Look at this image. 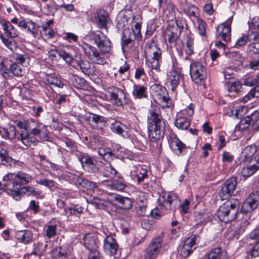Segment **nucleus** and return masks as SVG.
<instances>
[{
  "mask_svg": "<svg viewBox=\"0 0 259 259\" xmlns=\"http://www.w3.org/2000/svg\"><path fill=\"white\" fill-rule=\"evenodd\" d=\"M132 93L135 99L141 100L148 97L147 88L143 85L135 84Z\"/></svg>",
  "mask_w": 259,
  "mask_h": 259,
  "instance_id": "nucleus-34",
  "label": "nucleus"
},
{
  "mask_svg": "<svg viewBox=\"0 0 259 259\" xmlns=\"http://www.w3.org/2000/svg\"><path fill=\"white\" fill-rule=\"evenodd\" d=\"M58 56L63 59L67 64L69 65L72 62L73 59L70 53L61 49H58Z\"/></svg>",
  "mask_w": 259,
  "mask_h": 259,
  "instance_id": "nucleus-58",
  "label": "nucleus"
},
{
  "mask_svg": "<svg viewBox=\"0 0 259 259\" xmlns=\"http://www.w3.org/2000/svg\"><path fill=\"white\" fill-rule=\"evenodd\" d=\"M83 243L85 248L92 252L98 250V240L96 236L91 233L85 234L83 238Z\"/></svg>",
  "mask_w": 259,
  "mask_h": 259,
  "instance_id": "nucleus-33",
  "label": "nucleus"
},
{
  "mask_svg": "<svg viewBox=\"0 0 259 259\" xmlns=\"http://www.w3.org/2000/svg\"><path fill=\"white\" fill-rule=\"evenodd\" d=\"M253 161V158L250 157L247 155L243 152H241L239 157H238V161L240 164L247 165L251 163Z\"/></svg>",
  "mask_w": 259,
  "mask_h": 259,
  "instance_id": "nucleus-63",
  "label": "nucleus"
},
{
  "mask_svg": "<svg viewBox=\"0 0 259 259\" xmlns=\"http://www.w3.org/2000/svg\"><path fill=\"white\" fill-rule=\"evenodd\" d=\"M149 173V168L142 165H134L131 167V178L138 184L148 179Z\"/></svg>",
  "mask_w": 259,
  "mask_h": 259,
  "instance_id": "nucleus-14",
  "label": "nucleus"
},
{
  "mask_svg": "<svg viewBox=\"0 0 259 259\" xmlns=\"http://www.w3.org/2000/svg\"><path fill=\"white\" fill-rule=\"evenodd\" d=\"M168 140L170 149L178 155H185L188 152V147L186 146L176 134H170Z\"/></svg>",
  "mask_w": 259,
  "mask_h": 259,
  "instance_id": "nucleus-17",
  "label": "nucleus"
},
{
  "mask_svg": "<svg viewBox=\"0 0 259 259\" xmlns=\"http://www.w3.org/2000/svg\"><path fill=\"white\" fill-rule=\"evenodd\" d=\"M110 185L112 189L118 191H122L126 187V184L123 180H114L111 182Z\"/></svg>",
  "mask_w": 259,
  "mask_h": 259,
  "instance_id": "nucleus-60",
  "label": "nucleus"
},
{
  "mask_svg": "<svg viewBox=\"0 0 259 259\" xmlns=\"http://www.w3.org/2000/svg\"><path fill=\"white\" fill-rule=\"evenodd\" d=\"M75 63L76 69H80L84 75L90 76L96 74L95 66L89 61L80 59L76 60Z\"/></svg>",
  "mask_w": 259,
  "mask_h": 259,
  "instance_id": "nucleus-26",
  "label": "nucleus"
},
{
  "mask_svg": "<svg viewBox=\"0 0 259 259\" xmlns=\"http://www.w3.org/2000/svg\"><path fill=\"white\" fill-rule=\"evenodd\" d=\"M259 205V191L252 192L243 203L240 212L247 215L252 212Z\"/></svg>",
  "mask_w": 259,
  "mask_h": 259,
  "instance_id": "nucleus-13",
  "label": "nucleus"
},
{
  "mask_svg": "<svg viewBox=\"0 0 259 259\" xmlns=\"http://www.w3.org/2000/svg\"><path fill=\"white\" fill-rule=\"evenodd\" d=\"M182 76L183 74L176 69H173L169 72L167 75V85L172 92H177V88L180 84V79Z\"/></svg>",
  "mask_w": 259,
  "mask_h": 259,
  "instance_id": "nucleus-24",
  "label": "nucleus"
},
{
  "mask_svg": "<svg viewBox=\"0 0 259 259\" xmlns=\"http://www.w3.org/2000/svg\"><path fill=\"white\" fill-rule=\"evenodd\" d=\"M0 164L17 168H24L26 166L23 162L9 156L7 150L2 146H0Z\"/></svg>",
  "mask_w": 259,
  "mask_h": 259,
  "instance_id": "nucleus-18",
  "label": "nucleus"
},
{
  "mask_svg": "<svg viewBox=\"0 0 259 259\" xmlns=\"http://www.w3.org/2000/svg\"><path fill=\"white\" fill-rule=\"evenodd\" d=\"M111 131L114 134L124 136V133L128 129L127 126L118 120H115L110 125Z\"/></svg>",
  "mask_w": 259,
  "mask_h": 259,
  "instance_id": "nucleus-40",
  "label": "nucleus"
},
{
  "mask_svg": "<svg viewBox=\"0 0 259 259\" xmlns=\"http://www.w3.org/2000/svg\"><path fill=\"white\" fill-rule=\"evenodd\" d=\"M0 38L4 44L12 51L16 48V42L12 38H6L4 34H0Z\"/></svg>",
  "mask_w": 259,
  "mask_h": 259,
  "instance_id": "nucleus-57",
  "label": "nucleus"
},
{
  "mask_svg": "<svg viewBox=\"0 0 259 259\" xmlns=\"http://www.w3.org/2000/svg\"><path fill=\"white\" fill-rule=\"evenodd\" d=\"M232 18H229L226 22L219 25L217 28V36L224 41L228 42L231 39V24Z\"/></svg>",
  "mask_w": 259,
  "mask_h": 259,
  "instance_id": "nucleus-20",
  "label": "nucleus"
},
{
  "mask_svg": "<svg viewBox=\"0 0 259 259\" xmlns=\"http://www.w3.org/2000/svg\"><path fill=\"white\" fill-rule=\"evenodd\" d=\"M118 245L116 240L112 235L107 236L104 241V249L109 255H113L116 253Z\"/></svg>",
  "mask_w": 259,
  "mask_h": 259,
  "instance_id": "nucleus-29",
  "label": "nucleus"
},
{
  "mask_svg": "<svg viewBox=\"0 0 259 259\" xmlns=\"http://www.w3.org/2000/svg\"><path fill=\"white\" fill-rule=\"evenodd\" d=\"M32 180V177L30 174L22 171L17 174L9 173L3 178L4 185L9 191V195L17 201L21 199V190Z\"/></svg>",
  "mask_w": 259,
  "mask_h": 259,
  "instance_id": "nucleus-2",
  "label": "nucleus"
},
{
  "mask_svg": "<svg viewBox=\"0 0 259 259\" xmlns=\"http://www.w3.org/2000/svg\"><path fill=\"white\" fill-rule=\"evenodd\" d=\"M95 22L99 29H107V23L110 20V18L106 11L100 9L97 11L95 16Z\"/></svg>",
  "mask_w": 259,
  "mask_h": 259,
  "instance_id": "nucleus-28",
  "label": "nucleus"
},
{
  "mask_svg": "<svg viewBox=\"0 0 259 259\" xmlns=\"http://www.w3.org/2000/svg\"><path fill=\"white\" fill-rule=\"evenodd\" d=\"M222 249L221 247H215L206 253L203 256V259H221Z\"/></svg>",
  "mask_w": 259,
  "mask_h": 259,
  "instance_id": "nucleus-43",
  "label": "nucleus"
},
{
  "mask_svg": "<svg viewBox=\"0 0 259 259\" xmlns=\"http://www.w3.org/2000/svg\"><path fill=\"white\" fill-rule=\"evenodd\" d=\"M113 204L122 209H130L133 204L131 199L119 195H115L112 199Z\"/></svg>",
  "mask_w": 259,
  "mask_h": 259,
  "instance_id": "nucleus-30",
  "label": "nucleus"
},
{
  "mask_svg": "<svg viewBox=\"0 0 259 259\" xmlns=\"http://www.w3.org/2000/svg\"><path fill=\"white\" fill-rule=\"evenodd\" d=\"M155 100H156L158 104H160L163 107L169 108L171 106V100L168 97L167 92L166 95L159 96Z\"/></svg>",
  "mask_w": 259,
  "mask_h": 259,
  "instance_id": "nucleus-51",
  "label": "nucleus"
},
{
  "mask_svg": "<svg viewBox=\"0 0 259 259\" xmlns=\"http://www.w3.org/2000/svg\"><path fill=\"white\" fill-rule=\"evenodd\" d=\"M77 182L82 187H84L89 190H93L97 187V183L90 181L87 179H82L81 178H78Z\"/></svg>",
  "mask_w": 259,
  "mask_h": 259,
  "instance_id": "nucleus-56",
  "label": "nucleus"
},
{
  "mask_svg": "<svg viewBox=\"0 0 259 259\" xmlns=\"http://www.w3.org/2000/svg\"><path fill=\"white\" fill-rule=\"evenodd\" d=\"M133 7L131 5H126L118 14L116 19V27L118 30L126 29L130 19L133 16Z\"/></svg>",
  "mask_w": 259,
  "mask_h": 259,
  "instance_id": "nucleus-12",
  "label": "nucleus"
},
{
  "mask_svg": "<svg viewBox=\"0 0 259 259\" xmlns=\"http://www.w3.org/2000/svg\"><path fill=\"white\" fill-rule=\"evenodd\" d=\"M177 196L173 193H169L160 195L158 200L159 207L161 210H170L172 208V203L177 201Z\"/></svg>",
  "mask_w": 259,
  "mask_h": 259,
  "instance_id": "nucleus-25",
  "label": "nucleus"
},
{
  "mask_svg": "<svg viewBox=\"0 0 259 259\" xmlns=\"http://www.w3.org/2000/svg\"><path fill=\"white\" fill-rule=\"evenodd\" d=\"M191 119L186 116L177 115L175 121V125L181 130H188L191 124Z\"/></svg>",
  "mask_w": 259,
  "mask_h": 259,
  "instance_id": "nucleus-38",
  "label": "nucleus"
},
{
  "mask_svg": "<svg viewBox=\"0 0 259 259\" xmlns=\"http://www.w3.org/2000/svg\"><path fill=\"white\" fill-rule=\"evenodd\" d=\"M72 246L68 244L55 247L52 250V256L55 259H67L72 254Z\"/></svg>",
  "mask_w": 259,
  "mask_h": 259,
  "instance_id": "nucleus-22",
  "label": "nucleus"
},
{
  "mask_svg": "<svg viewBox=\"0 0 259 259\" xmlns=\"http://www.w3.org/2000/svg\"><path fill=\"white\" fill-rule=\"evenodd\" d=\"M2 137L6 139L13 140L16 138L17 131L16 127L13 125H10L7 128H4L1 131Z\"/></svg>",
  "mask_w": 259,
  "mask_h": 259,
  "instance_id": "nucleus-42",
  "label": "nucleus"
},
{
  "mask_svg": "<svg viewBox=\"0 0 259 259\" xmlns=\"http://www.w3.org/2000/svg\"><path fill=\"white\" fill-rule=\"evenodd\" d=\"M181 34V31H179L177 27L169 25L165 31V38L168 42L167 46L171 48H175L178 50L179 48L177 46V42L180 40Z\"/></svg>",
  "mask_w": 259,
  "mask_h": 259,
  "instance_id": "nucleus-16",
  "label": "nucleus"
},
{
  "mask_svg": "<svg viewBox=\"0 0 259 259\" xmlns=\"http://www.w3.org/2000/svg\"><path fill=\"white\" fill-rule=\"evenodd\" d=\"M84 208L79 204H72L65 208V214L69 220L73 219L79 218L83 213Z\"/></svg>",
  "mask_w": 259,
  "mask_h": 259,
  "instance_id": "nucleus-31",
  "label": "nucleus"
},
{
  "mask_svg": "<svg viewBox=\"0 0 259 259\" xmlns=\"http://www.w3.org/2000/svg\"><path fill=\"white\" fill-rule=\"evenodd\" d=\"M3 28L4 31V35L8 38H15L19 35V32L14 26L9 21H5L2 23Z\"/></svg>",
  "mask_w": 259,
  "mask_h": 259,
  "instance_id": "nucleus-37",
  "label": "nucleus"
},
{
  "mask_svg": "<svg viewBox=\"0 0 259 259\" xmlns=\"http://www.w3.org/2000/svg\"><path fill=\"white\" fill-rule=\"evenodd\" d=\"M245 122L248 124H252V128L254 130V124L259 122V112L255 110L250 115L246 116Z\"/></svg>",
  "mask_w": 259,
  "mask_h": 259,
  "instance_id": "nucleus-53",
  "label": "nucleus"
},
{
  "mask_svg": "<svg viewBox=\"0 0 259 259\" xmlns=\"http://www.w3.org/2000/svg\"><path fill=\"white\" fill-rule=\"evenodd\" d=\"M17 139L21 141L26 147H30L32 144H35L36 138L30 136V134L27 133H21L17 137Z\"/></svg>",
  "mask_w": 259,
  "mask_h": 259,
  "instance_id": "nucleus-41",
  "label": "nucleus"
},
{
  "mask_svg": "<svg viewBox=\"0 0 259 259\" xmlns=\"http://www.w3.org/2000/svg\"><path fill=\"white\" fill-rule=\"evenodd\" d=\"M117 174V171L111 165V163L106 165L103 171V176L106 178H112L115 177Z\"/></svg>",
  "mask_w": 259,
  "mask_h": 259,
  "instance_id": "nucleus-55",
  "label": "nucleus"
},
{
  "mask_svg": "<svg viewBox=\"0 0 259 259\" xmlns=\"http://www.w3.org/2000/svg\"><path fill=\"white\" fill-rule=\"evenodd\" d=\"M239 209V201L238 199H232L220 206L217 211V215L220 221L228 223L237 218Z\"/></svg>",
  "mask_w": 259,
  "mask_h": 259,
  "instance_id": "nucleus-3",
  "label": "nucleus"
},
{
  "mask_svg": "<svg viewBox=\"0 0 259 259\" xmlns=\"http://www.w3.org/2000/svg\"><path fill=\"white\" fill-rule=\"evenodd\" d=\"M136 33L134 29H129L123 30L121 38V46L123 52L130 50L134 46Z\"/></svg>",
  "mask_w": 259,
  "mask_h": 259,
  "instance_id": "nucleus-21",
  "label": "nucleus"
},
{
  "mask_svg": "<svg viewBox=\"0 0 259 259\" xmlns=\"http://www.w3.org/2000/svg\"><path fill=\"white\" fill-rule=\"evenodd\" d=\"M47 247V244H44L40 242L34 244V249L31 254L40 256L46 251Z\"/></svg>",
  "mask_w": 259,
  "mask_h": 259,
  "instance_id": "nucleus-52",
  "label": "nucleus"
},
{
  "mask_svg": "<svg viewBox=\"0 0 259 259\" xmlns=\"http://www.w3.org/2000/svg\"><path fill=\"white\" fill-rule=\"evenodd\" d=\"M249 238L254 241V244L246 250L245 258L253 259L259 257V225L249 233Z\"/></svg>",
  "mask_w": 259,
  "mask_h": 259,
  "instance_id": "nucleus-10",
  "label": "nucleus"
},
{
  "mask_svg": "<svg viewBox=\"0 0 259 259\" xmlns=\"http://www.w3.org/2000/svg\"><path fill=\"white\" fill-rule=\"evenodd\" d=\"M190 204V202L187 199H185L182 203L180 204L179 209H180V213L181 215L187 214L189 212Z\"/></svg>",
  "mask_w": 259,
  "mask_h": 259,
  "instance_id": "nucleus-64",
  "label": "nucleus"
},
{
  "mask_svg": "<svg viewBox=\"0 0 259 259\" xmlns=\"http://www.w3.org/2000/svg\"><path fill=\"white\" fill-rule=\"evenodd\" d=\"M259 36V34L257 31H249L247 34H242L236 41L235 47L238 48L245 46L248 41L251 42L254 41L256 37Z\"/></svg>",
  "mask_w": 259,
  "mask_h": 259,
  "instance_id": "nucleus-32",
  "label": "nucleus"
},
{
  "mask_svg": "<svg viewBox=\"0 0 259 259\" xmlns=\"http://www.w3.org/2000/svg\"><path fill=\"white\" fill-rule=\"evenodd\" d=\"M199 238L197 234H194L185 240L180 251L182 257L187 258L193 253L196 248V242Z\"/></svg>",
  "mask_w": 259,
  "mask_h": 259,
  "instance_id": "nucleus-19",
  "label": "nucleus"
},
{
  "mask_svg": "<svg viewBox=\"0 0 259 259\" xmlns=\"http://www.w3.org/2000/svg\"><path fill=\"white\" fill-rule=\"evenodd\" d=\"M225 89L231 94L230 96H235V94H237L242 87V83L239 80H229L225 85Z\"/></svg>",
  "mask_w": 259,
  "mask_h": 259,
  "instance_id": "nucleus-35",
  "label": "nucleus"
},
{
  "mask_svg": "<svg viewBox=\"0 0 259 259\" xmlns=\"http://www.w3.org/2000/svg\"><path fill=\"white\" fill-rule=\"evenodd\" d=\"M69 80L72 84L76 89H81L85 87V80L77 75L72 74L69 77Z\"/></svg>",
  "mask_w": 259,
  "mask_h": 259,
  "instance_id": "nucleus-44",
  "label": "nucleus"
},
{
  "mask_svg": "<svg viewBox=\"0 0 259 259\" xmlns=\"http://www.w3.org/2000/svg\"><path fill=\"white\" fill-rule=\"evenodd\" d=\"M82 118L92 129L101 131V133L107 126V118L102 115L89 112L84 115Z\"/></svg>",
  "mask_w": 259,
  "mask_h": 259,
  "instance_id": "nucleus-7",
  "label": "nucleus"
},
{
  "mask_svg": "<svg viewBox=\"0 0 259 259\" xmlns=\"http://www.w3.org/2000/svg\"><path fill=\"white\" fill-rule=\"evenodd\" d=\"M148 136L153 142L161 141L164 137L165 120L162 118L160 108L156 105H151L147 115Z\"/></svg>",
  "mask_w": 259,
  "mask_h": 259,
  "instance_id": "nucleus-1",
  "label": "nucleus"
},
{
  "mask_svg": "<svg viewBox=\"0 0 259 259\" xmlns=\"http://www.w3.org/2000/svg\"><path fill=\"white\" fill-rule=\"evenodd\" d=\"M81 49L90 60L99 52L95 47L88 44H84L81 46Z\"/></svg>",
  "mask_w": 259,
  "mask_h": 259,
  "instance_id": "nucleus-47",
  "label": "nucleus"
},
{
  "mask_svg": "<svg viewBox=\"0 0 259 259\" xmlns=\"http://www.w3.org/2000/svg\"><path fill=\"white\" fill-rule=\"evenodd\" d=\"M190 74L193 82L201 84L207 77L206 67L200 62L192 63L190 66Z\"/></svg>",
  "mask_w": 259,
  "mask_h": 259,
  "instance_id": "nucleus-6",
  "label": "nucleus"
},
{
  "mask_svg": "<svg viewBox=\"0 0 259 259\" xmlns=\"http://www.w3.org/2000/svg\"><path fill=\"white\" fill-rule=\"evenodd\" d=\"M194 218L197 225H205L211 220V217L208 213L198 211L194 212Z\"/></svg>",
  "mask_w": 259,
  "mask_h": 259,
  "instance_id": "nucleus-39",
  "label": "nucleus"
},
{
  "mask_svg": "<svg viewBox=\"0 0 259 259\" xmlns=\"http://www.w3.org/2000/svg\"><path fill=\"white\" fill-rule=\"evenodd\" d=\"M0 58L2 59L0 63V71L5 78L9 77L10 73L17 77H21L24 75L25 70L23 65L12 63L7 58H2L1 57Z\"/></svg>",
  "mask_w": 259,
  "mask_h": 259,
  "instance_id": "nucleus-5",
  "label": "nucleus"
},
{
  "mask_svg": "<svg viewBox=\"0 0 259 259\" xmlns=\"http://www.w3.org/2000/svg\"><path fill=\"white\" fill-rule=\"evenodd\" d=\"M17 125L20 128L30 132L31 135L42 141H47L48 139V131L46 126L42 123H38L35 119L30 118L27 120L18 121Z\"/></svg>",
  "mask_w": 259,
  "mask_h": 259,
  "instance_id": "nucleus-4",
  "label": "nucleus"
},
{
  "mask_svg": "<svg viewBox=\"0 0 259 259\" xmlns=\"http://www.w3.org/2000/svg\"><path fill=\"white\" fill-rule=\"evenodd\" d=\"M112 102L116 106H121L128 103L127 99L123 90L116 88L110 93Z\"/></svg>",
  "mask_w": 259,
  "mask_h": 259,
  "instance_id": "nucleus-27",
  "label": "nucleus"
},
{
  "mask_svg": "<svg viewBox=\"0 0 259 259\" xmlns=\"http://www.w3.org/2000/svg\"><path fill=\"white\" fill-rule=\"evenodd\" d=\"M65 143L66 147L68 148V151L75 153V155L77 153L80 152V151L77 150V143L72 140L67 138L65 141Z\"/></svg>",
  "mask_w": 259,
  "mask_h": 259,
  "instance_id": "nucleus-61",
  "label": "nucleus"
},
{
  "mask_svg": "<svg viewBox=\"0 0 259 259\" xmlns=\"http://www.w3.org/2000/svg\"><path fill=\"white\" fill-rule=\"evenodd\" d=\"M151 89L155 97V99L163 95H166L167 92L165 87L157 83L153 84L151 87Z\"/></svg>",
  "mask_w": 259,
  "mask_h": 259,
  "instance_id": "nucleus-46",
  "label": "nucleus"
},
{
  "mask_svg": "<svg viewBox=\"0 0 259 259\" xmlns=\"http://www.w3.org/2000/svg\"><path fill=\"white\" fill-rule=\"evenodd\" d=\"M258 37H256L254 41H251V43L248 46L247 49L250 55H258L259 57V40Z\"/></svg>",
  "mask_w": 259,
  "mask_h": 259,
  "instance_id": "nucleus-54",
  "label": "nucleus"
},
{
  "mask_svg": "<svg viewBox=\"0 0 259 259\" xmlns=\"http://www.w3.org/2000/svg\"><path fill=\"white\" fill-rule=\"evenodd\" d=\"M259 98V86H255L252 88L247 94H246L243 98L242 101L244 103H246L250 100Z\"/></svg>",
  "mask_w": 259,
  "mask_h": 259,
  "instance_id": "nucleus-50",
  "label": "nucleus"
},
{
  "mask_svg": "<svg viewBox=\"0 0 259 259\" xmlns=\"http://www.w3.org/2000/svg\"><path fill=\"white\" fill-rule=\"evenodd\" d=\"M89 37L91 40L94 41L95 44L98 45L101 41L105 39L107 37L101 31L98 30L91 32Z\"/></svg>",
  "mask_w": 259,
  "mask_h": 259,
  "instance_id": "nucleus-45",
  "label": "nucleus"
},
{
  "mask_svg": "<svg viewBox=\"0 0 259 259\" xmlns=\"http://www.w3.org/2000/svg\"><path fill=\"white\" fill-rule=\"evenodd\" d=\"M196 18L199 34L202 36H205L206 23L202 19L197 17H196Z\"/></svg>",
  "mask_w": 259,
  "mask_h": 259,
  "instance_id": "nucleus-59",
  "label": "nucleus"
},
{
  "mask_svg": "<svg viewBox=\"0 0 259 259\" xmlns=\"http://www.w3.org/2000/svg\"><path fill=\"white\" fill-rule=\"evenodd\" d=\"M175 22L179 31H181L182 33V31L185 28L186 30L189 29L188 28V24L186 19L182 17H178L175 18Z\"/></svg>",
  "mask_w": 259,
  "mask_h": 259,
  "instance_id": "nucleus-62",
  "label": "nucleus"
},
{
  "mask_svg": "<svg viewBox=\"0 0 259 259\" xmlns=\"http://www.w3.org/2000/svg\"><path fill=\"white\" fill-rule=\"evenodd\" d=\"M80 162L83 169L89 172H94L96 170V160L92 156L84 152H78L76 154Z\"/></svg>",
  "mask_w": 259,
  "mask_h": 259,
  "instance_id": "nucleus-15",
  "label": "nucleus"
},
{
  "mask_svg": "<svg viewBox=\"0 0 259 259\" xmlns=\"http://www.w3.org/2000/svg\"><path fill=\"white\" fill-rule=\"evenodd\" d=\"M15 238L19 242L27 244L32 240L33 234L30 230H20L16 232Z\"/></svg>",
  "mask_w": 259,
  "mask_h": 259,
  "instance_id": "nucleus-36",
  "label": "nucleus"
},
{
  "mask_svg": "<svg viewBox=\"0 0 259 259\" xmlns=\"http://www.w3.org/2000/svg\"><path fill=\"white\" fill-rule=\"evenodd\" d=\"M163 240L161 236L153 238L145 249L144 259H156L160 252Z\"/></svg>",
  "mask_w": 259,
  "mask_h": 259,
  "instance_id": "nucleus-9",
  "label": "nucleus"
},
{
  "mask_svg": "<svg viewBox=\"0 0 259 259\" xmlns=\"http://www.w3.org/2000/svg\"><path fill=\"white\" fill-rule=\"evenodd\" d=\"M36 183L48 188L51 191H54V189L57 188L56 186L57 183L53 180L44 178L39 179L36 180Z\"/></svg>",
  "mask_w": 259,
  "mask_h": 259,
  "instance_id": "nucleus-49",
  "label": "nucleus"
},
{
  "mask_svg": "<svg viewBox=\"0 0 259 259\" xmlns=\"http://www.w3.org/2000/svg\"><path fill=\"white\" fill-rule=\"evenodd\" d=\"M246 165V167H242L241 171V175L245 179L250 177L258 170L253 164Z\"/></svg>",
  "mask_w": 259,
  "mask_h": 259,
  "instance_id": "nucleus-48",
  "label": "nucleus"
},
{
  "mask_svg": "<svg viewBox=\"0 0 259 259\" xmlns=\"http://www.w3.org/2000/svg\"><path fill=\"white\" fill-rule=\"evenodd\" d=\"M237 184V178L231 177L222 184L219 192V196L222 200H227L234 193Z\"/></svg>",
  "mask_w": 259,
  "mask_h": 259,
  "instance_id": "nucleus-11",
  "label": "nucleus"
},
{
  "mask_svg": "<svg viewBox=\"0 0 259 259\" xmlns=\"http://www.w3.org/2000/svg\"><path fill=\"white\" fill-rule=\"evenodd\" d=\"M18 26L25 30L27 33L31 34L33 37H36L40 31V26L32 20H22L18 24Z\"/></svg>",
  "mask_w": 259,
  "mask_h": 259,
  "instance_id": "nucleus-23",
  "label": "nucleus"
},
{
  "mask_svg": "<svg viewBox=\"0 0 259 259\" xmlns=\"http://www.w3.org/2000/svg\"><path fill=\"white\" fill-rule=\"evenodd\" d=\"M101 144L100 137L98 136H92L89 143V147L92 149H96L98 148V154L102 157L105 160L110 161L113 159V157H116L115 153H114L111 149L107 147H99Z\"/></svg>",
  "mask_w": 259,
  "mask_h": 259,
  "instance_id": "nucleus-8",
  "label": "nucleus"
}]
</instances>
